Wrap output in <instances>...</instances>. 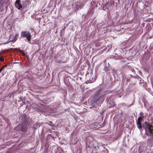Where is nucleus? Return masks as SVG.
Returning a JSON list of instances; mask_svg holds the SVG:
<instances>
[{
	"label": "nucleus",
	"mask_w": 153,
	"mask_h": 153,
	"mask_svg": "<svg viewBox=\"0 0 153 153\" xmlns=\"http://www.w3.org/2000/svg\"><path fill=\"white\" fill-rule=\"evenodd\" d=\"M145 130L146 132H149L153 136V126L150 125L146 122H145Z\"/></svg>",
	"instance_id": "obj_1"
},
{
	"label": "nucleus",
	"mask_w": 153,
	"mask_h": 153,
	"mask_svg": "<svg viewBox=\"0 0 153 153\" xmlns=\"http://www.w3.org/2000/svg\"><path fill=\"white\" fill-rule=\"evenodd\" d=\"M85 3V2H81L80 0H77L74 4V6L76 9H81L84 6Z\"/></svg>",
	"instance_id": "obj_2"
},
{
	"label": "nucleus",
	"mask_w": 153,
	"mask_h": 153,
	"mask_svg": "<svg viewBox=\"0 0 153 153\" xmlns=\"http://www.w3.org/2000/svg\"><path fill=\"white\" fill-rule=\"evenodd\" d=\"M115 26L114 25L113 22H112L110 24V25L108 26L106 28L105 27L104 29H105L106 31H105V30H104V33L107 32L108 31H111L112 30H113L115 29Z\"/></svg>",
	"instance_id": "obj_3"
},
{
	"label": "nucleus",
	"mask_w": 153,
	"mask_h": 153,
	"mask_svg": "<svg viewBox=\"0 0 153 153\" xmlns=\"http://www.w3.org/2000/svg\"><path fill=\"white\" fill-rule=\"evenodd\" d=\"M21 36L26 38H31V34L30 32L27 31H22L21 33Z\"/></svg>",
	"instance_id": "obj_4"
},
{
	"label": "nucleus",
	"mask_w": 153,
	"mask_h": 153,
	"mask_svg": "<svg viewBox=\"0 0 153 153\" xmlns=\"http://www.w3.org/2000/svg\"><path fill=\"white\" fill-rule=\"evenodd\" d=\"M100 90H98L96 91L94 94V102H96L99 100V99L101 97V96L100 95Z\"/></svg>",
	"instance_id": "obj_5"
},
{
	"label": "nucleus",
	"mask_w": 153,
	"mask_h": 153,
	"mask_svg": "<svg viewBox=\"0 0 153 153\" xmlns=\"http://www.w3.org/2000/svg\"><path fill=\"white\" fill-rule=\"evenodd\" d=\"M141 120H142V117L141 116H139L137 118V121H136V124H137V128L140 130L142 129V126L141 125Z\"/></svg>",
	"instance_id": "obj_6"
},
{
	"label": "nucleus",
	"mask_w": 153,
	"mask_h": 153,
	"mask_svg": "<svg viewBox=\"0 0 153 153\" xmlns=\"http://www.w3.org/2000/svg\"><path fill=\"white\" fill-rule=\"evenodd\" d=\"M15 4L16 7L19 10H20L22 7V6L20 3V0H16L15 3Z\"/></svg>",
	"instance_id": "obj_7"
},
{
	"label": "nucleus",
	"mask_w": 153,
	"mask_h": 153,
	"mask_svg": "<svg viewBox=\"0 0 153 153\" xmlns=\"http://www.w3.org/2000/svg\"><path fill=\"white\" fill-rule=\"evenodd\" d=\"M25 41L29 42V43L32 44L34 43L35 40L33 39H26V40Z\"/></svg>",
	"instance_id": "obj_8"
},
{
	"label": "nucleus",
	"mask_w": 153,
	"mask_h": 153,
	"mask_svg": "<svg viewBox=\"0 0 153 153\" xmlns=\"http://www.w3.org/2000/svg\"><path fill=\"white\" fill-rule=\"evenodd\" d=\"M16 39H13L12 40H8L6 42H4V43H3V44L5 45L6 44L10 42H13V43H14L16 41Z\"/></svg>",
	"instance_id": "obj_9"
},
{
	"label": "nucleus",
	"mask_w": 153,
	"mask_h": 153,
	"mask_svg": "<svg viewBox=\"0 0 153 153\" xmlns=\"http://www.w3.org/2000/svg\"><path fill=\"white\" fill-rule=\"evenodd\" d=\"M108 4H104L102 7V9L104 10H106L107 9H108Z\"/></svg>",
	"instance_id": "obj_10"
},
{
	"label": "nucleus",
	"mask_w": 153,
	"mask_h": 153,
	"mask_svg": "<svg viewBox=\"0 0 153 153\" xmlns=\"http://www.w3.org/2000/svg\"><path fill=\"white\" fill-rule=\"evenodd\" d=\"M96 2L95 1H93V2H91V5H93L94 4H95V5L94 6V7H97V4H96Z\"/></svg>",
	"instance_id": "obj_11"
},
{
	"label": "nucleus",
	"mask_w": 153,
	"mask_h": 153,
	"mask_svg": "<svg viewBox=\"0 0 153 153\" xmlns=\"http://www.w3.org/2000/svg\"><path fill=\"white\" fill-rule=\"evenodd\" d=\"M6 66H7V65H4L1 68H0V73L3 71V70L4 69V68Z\"/></svg>",
	"instance_id": "obj_12"
},
{
	"label": "nucleus",
	"mask_w": 153,
	"mask_h": 153,
	"mask_svg": "<svg viewBox=\"0 0 153 153\" xmlns=\"http://www.w3.org/2000/svg\"><path fill=\"white\" fill-rule=\"evenodd\" d=\"M13 50V48H10V49H6V50H5V51H6V52H8L9 51H12Z\"/></svg>",
	"instance_id": "obj_13"
},
{
	"label": "nucleus",
	"mask_w": 153,
	"mask_h": 153,
	"mask_svg": "<svg viewBox=\"0 0 153 153\" xmlns=\"http://www.w3.org/2000/svg\"><path fill=\"white\" fill-rule=\"evenodd\" d=\"M0 61L3 62L4 61V59L2 57H0Z\"/></svg>",
	"instance_id": "obj_14"
},
{
	"label": "nucleus",
	"mask_w": 153,
	"mask_h": 153,
	"mask_svg": "<svg viewBox=\"0 0 153 153\" xmlns=\"http://www.w3.org/2000/svg\"><path fill=\"white\" fill-rule=\"evenodd\" d=\"M47 124H48V125H49V126H50L51 127H53V124H50L48 123Z\"/></svg>",
	"instance_id": "obj_15"
},
{
	"label": "nucleus",
	"mask_w": 153,
	"mask_h": 153,
	"mask_svg": "<svg viewBox=\"0 0 153 153\" xmlns=\"http://www.w3.org/2000/svg\"><path fill=\"white\" fill-rule=\"evenodd\" d=\"M104 27H101V30H102V28H104Z\"/></svg>",
	"instance_id": "obj_16"
},
{
	"label": "nucleus",
	"mask_w": 153,
	"mask_h": 153,
	"mask_svg": "<svg viewBox=\"0 0 153 153\" xmlns=\"http://www.w3.org/2000/svg\"><path fill=\"white\" fill-rule=\"evenodd\" d=\"M16 37H17V35L15 36L14 38H16Z\"/></svg>",
	"instance_id": "obj_17"
},
{
	"label": "nucleus",
	"mask_w": 153,
	"mask_h": 153,
	"mask_svg": "<svg viewBox=\"0 0 153 153\" xmlns=\"http://www.w3.org/2000/svg\"><path fill=\"white\" fill-rule=\"evenodd\" d=\"M52 122L51 121L50 122V123H51Z\"/></svg>",
	"instance_id": "obj_18"
},
{
	"label": "nucleus",
	"mask_w": 153,
	"mask_h": 153,
	"mask_svg": "<svg viewBox=\"0 0 153 153\" xmlns=\"http://www.w3.org/2000/svg\"><path fill=\"white\" fill-rule=\"evenodd\" d=\"M1 55V53H0V55Z\"/></svg>",
	"instance_id": "obj_19"
}]
</instances>
